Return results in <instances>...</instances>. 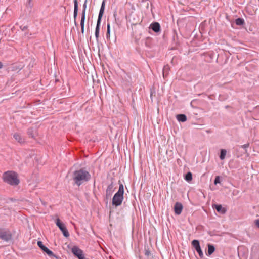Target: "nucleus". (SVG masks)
Returning a JSON list of instances; mask_svg holds the SVG:
<instances>
[{
	"label": "nucleus",
	"instance_id": "obj_11",
	"mask_svg": "<svg viewBox=\"0 0 259 259\" xmlns=\"http://www.w3.org/2000/svg\"><path fill=\"white\" fill-rule=\"evenodd\" d=\"M105 6V1H103L102 3L101 7L100 10L97 22H99L101 23V18L103 16V13L104 12Z\"/></svg>",
	"mask_w": 259,
	"mask_h": 259
},
{
	"label": "nucleus",
	"instance_id": "obj_9",
	"mask_svg": "<svg viewBox=\"0 0 259 259\" xmlns=\"http://www.w3.org/2000/svg\"><path fill=\"white\" fill-rule=\"evenodd\" d=\"M85 10H86V4L85 3L83 5V9L82 12L81 19L80 22L81 32L84 33V21L85 17Z\"/></svg>",
	"mask_w": 259,
	"mask_h": 259
},
{
	"label": "nucleus",
	"instance_id": "obj_5",
	"mask_svg": "<svg viewBox=\"0 0 259 259\" xmlns=\"http://www.w3.org/2000/svg\"><path fill=\"white\" fill-rule=\"evenodd\" d=\"M56 224L62 231L63 235L68 237L69 236V234L68 232V230L65 226V225L61 222L59 218H57L56 220Z\"/></svg>",
	"mask_w": 259,
	"mask_h": 259
},
{
	"label": "nucleus",
	"instance_id": "obj_19",
	"mask_svg": "<svg viewBox=\"0 0 259 259\" xmlns=\"http://www.w3.org/2000/svg\"><path fill=\"white\" fill-rule=\"evenodd\" d=\"M227 151L225 149H222L221 150V154L220 156V158L221 160H223L225 159Z\"/></svg>",
	"mask_w": 259,
	"mask_h": 259
},
{
	"label": "nucleus",
	"instance_id": "obj_8",
	"mask_svg": "<svg viewBox=\"0 0 259 259\" xmlns=\"http://www.w3.org/2000/svg\"><path fill=\"white\" fill-rule=\"evenodd\" d=\"M192 246L195 248L196 251L199 254V255L200 257H202L203 256V252L201 249L199 242L197 240H194L192 242Z\"/></svg>",
	"mask_w": 259,
	"mask_h": 259
},
{
	"label": "nucleus",
	"instance_id": "obj_26",
	"mask_svg": "<svg viewBox=\"0 0 259 259\" xmlns=\"http://www.w3.org/2000/svg\"><path fill=\"white\" fill-rule=\"evenodd\" d=\"M254 223H255V225H256L258 228H259V220H255V221H254Z\"/></svg>",
	"mask_w": 259,
	"mask_h": 259
},
{
	"label": "nucleus",
	"instance_id": "obj_3",
	"mask_svg": "<svg viewBox=\"0 0 259 259\" xmlns=\"http://www.w3.org/2000/svg\"><path fill=\"white\" fill-rule=\"evenodd\" d=\"M124 187L122 184L119 185L118 192L115 193L112 199V204L116 206L121 204L123 199Z\"/></svg>",
	"mask_w": 259,
	"mask_h": 259
},
{
	"label": "nucleus",
	"instance_id": "obj_14",
	"mask_svg": "<svg viewBox=\"0 0 259 259\" xmlns=\"http://www.w3.org/2000/svg\"><path fill=\"white\" fill-rule=\"evenodd\" d=\"M214 208L218 212H221L224 214L226 212V210L224 208L222 207L221 205H215Z\"/></svg>",
	"mask_w": 259,
	"mask_h": 259
},
{
	"label": "nucleus",
	"instance_id": "obj_12",
	"mask_svg": "<svg viewBox=\"0 0 259 259\" xmlns=\"http://www.w3.org/2000/svg\"><path fill=\"white\" fill-rule=\"evenodd\" d=\"M150 28L155 32L160 31V25L158 22H154L150 25Z\"/></svg>",
	"mask_w": 259,
	"mask_h": 259
},
{
	"label": "nucleus",
	"instance_id": "obj_10",
	"mask_svg": "<svg viewBox=\"0 0 259 259\" xmlns=\"http://www.w3.org/2000/svg\"><path fill=\"white\" fill-rule=\"evenodd\" d=\"M183 209V205L179 202H177L174 206L175 212L176 214L179 215L181 213Z\"/></svg>",
	"mask_w": 259,
	"mask_h": 259
},
{
	"label": "nucleus",
	"instance_id": "obj_17",
	"mask_svg": "<svg viewBox=\"0 0 259 259\" xmlns=\"http://www.w3.org/2000/svg\"><path fill=\"white\" fill-rule=\"evenodd\" d=\"M208 254L210 255L212 254L215 251V247L213 245H211L210 244H208Z\"/></svg>",
	"mask_w": 259,
	"mask_h": 259
},
{
	"label": "nucleus",
	"instance_id": "obj_2",
	"mask_svg": "<svg viewBox=\"0 0 259 259\" xmlns=\"http://www.w3.org/2000/svg\"><path fill=\"white\" fill-rule=\"evenodd\" d=\"M4 181L11 185H17L19 183L17 174L12 171L5 172L3 175Z\"/></svg>",
	"mask_w": 259,
	"mask_h": 259
},
{
	"label": "nucleus",
	"instance_id": "obj_4",
	"mask_svg": "<svg viewBox=\"0 0 259 259\" xmlns=\"http://www.w3.org/2000/svg\"><path fill=\"white\" fill-rule=\"evenodd\" d=\"M12 235L10 230L7 229H0V238L5 241H8L12 239Z\"/></svg>",
	"mask_w": 259,
	"mask_h": 259
},
{
	"label": "nucleus",
	"instance_id": "obj_28",
	"mask_svg": "<svg viewBox=\"0 0 259 259\" xmlns=\"http://www.w3.org/2000/svg\"><path fill=\"white\" fill-rule=\"evenodd\" d=\"M26 28H27V27H24L23 28V29H22V30H24V29H26Z\"/></svg>",
	"mask_w": 259,
	"mask_h": 259
},
{
	"label": "nucleus",
	"instance_id": "obj_24",
	"mask_svg": "<svg viewBox=\"0 0 259 259\" xmlns=\"http://www.w3.org/2000/svg\"><path fill=\"white\" fill-rule=\"evenodd\" d=\"M214 183L215 184L220 183L219 176H217L215 177Z\"/></svg>",
	"mask_w": 259,
	"mask_h": 259
},
{
	"label": "nucleus",
	"instance_id": "obj_20",
	"mask_svg": "<svg viewBox=\"0 0 259 259\" xmlns=\"http://www.w3.org/2000/svg\"><path fill=\"white\" fill-rule=\"evenodd\" d=\"M185 180L188 182H190L192 180V175L190 172H188L185 176Z\"/></svg>",
	"mask_w": 259,
	"mask_h": 259
},
{
	"label": "nucleus",
	"instance_id": "obj_15",
	"mask_svg": "<svg viewBox=\"0 0 259 259\" xmlns=\"http://www.w3.org/2000/svg\"><path fill=\"white\" fill-rule=\"evenodd\" d=\"M177 119L179 121L185 122L187 120V117L184 114H178L177 116Z\"/></svg>",
	"mask_w": 259,
	"mask_h": 259
},
{
	"label": "nucleus",
	"instance_id": "obj_1",
	"mask_svg": "<svg viewBox=\"0 0 259 259\" xmlns=\"http://www.w3.org/2000/svg\"><path fill=\"white\" fill-rule=\"evenodd\" d=\"M91 178L89 172L83 169L76 170L73 174V180L75 183L80 186L83 182L88 181Z\"/></svg>",
	"mask_w": 259,
	"mask_h": 259
},
{
	"label": "nucleus",
	"instance_id": "obj_25",
	"mask_svg": "<svg viewBox=\"0 0 259 259\" xmlns=\"http://www.w3.org/2000/svg\"><path fill=\"white\" fill-rule=\"evenodd\" d=\"M249 143H247V144L242 145L241 147L242 148H248L249 147Z\"/></svg>",
	"mask_w": 259,
	"mask_h": 259
},
{
	"label": "nucleus",
	"instance_id": "obj_13",
	"mask_svg": "<svg viewBox=\"0 0 259 259\" xmlns=\"http://www.w3.org/2000/svg\"><path fill=\"white\" fill-rule=\"evenodd\" d=\"M13 137L16 141L20 144L24 143L25 142L24 139L19 133H14L13 135Z\"/></svg>",
	"mask_w": 259,
	"mask_h": 259
},
{
	"label": "nucleus",
	"instance_id": "obj_7",
	"mask_svg": "<svg viewBox=\"0 0 259 259\" xmlns=\"http://www.w3.org/2000/svg\"><path fill=\"white\" fill-rule=\"evenodd\" d=\"M71 251L73 254L77 256L78 259H85L83 254V251L78 247L74 246L72 247Z\"/></svg>",
	"mask_w": 259,
	"mask_h": 259
},
{
	"label": "nucleus",
	"instance_id": "obj_6",
	"mask_svg": "<svg viewBox=\"0 0 259 259\" xmlns=\"http://www.w3.org/2000/svg\"><path fill=\"white\" fill-rule=\"evenodd\" d=\"M37 245L38 246L43 250L44 252H45L50 257H51L52 258H57V257L54 254L53 252L49 250L47 247L43 245V243L41 241H39L37 242Z\"/></svg>",
	"mask_w": 259,
	"mask_h": 259
},
{
	"label": "nucleus",
	"instance_id": "obj_22",
	"mask_svg": "<svg viewBox=\"0 0 259 259\" xmlns=\"http://www.w3.org/2000/svg\"><path fill=\"white\" fill-rule=\"evenodd\" d=\"M106 36L107 38H109L110 36V25L109 23H108L107 24V34Z\"/></svg>",
	"mask_w": 259,
	"mask_h": 259
},
{
	"label": "nucleus",
	"instance_id": "obj_18",
	"mask_svg": "<svg viewBox=\"0 0 259 259\" xmlns=\"http://www.w3.org/2000/svg\"><path fill=\"white\" fill-rule=\"evenodd\" d=\"M100 22H97V26L95 30V36L97 39H98L99 36V30H100Z\"/></svg>",
	"mask_w": 259,
	"mask_h": 259
},
{
	"label": "nucleus",
	"instance_id": "obj_21",
	"mask_svg": "<svg viewBox=\"0 0 259 259\" xmlns=\"http://www.w3.org/2000/svg\"><path fill=\"white\" fill-rule=\"evenodd\" d=\"M236 24L238 25H241L244 24V20L241 18H238L235 21Z\"/></svg>",
	"mask_w": 259,
	"mask_h": 259
},
{
	"label": "nucleus",
	"instance_id": "obj_16",
	"mask_svg": "<svg viewBox=\"0 0 259 259\" xmlns=\"http://www.w3.org/2000/svg\"><path fill=\"white\" fill-rule=\"evenodd\" d=\"M74 18L75 20L78 13V3L77 0H74Z\"/></svg>",
	"mask_w": 259,
	"mask_h": 259
},
{
	"label": "nucleus",
	"instance_id": "obj_23",
	"mask_svg": "<svg viewBox=\"0 0 259 259\" xmlns=\"http://www.w3.org/2000/svg\"><path fill=\"white\" fill-rule=\"evenodd\" d=\"M113 187V186L112 184H110V185H109L107 189V190H106V193H110L112 191Z\"/></svg>",
	"mask_w": 259,
	"mask_h": 259
},
{
	"label": "nucleus",
	"instance_id": "obj_27",
	"mask_svg": "<svg viewBox=\"0 0 259 259\" xmlns=\"http://www.w3.org/2000/svg\"><path fill=\"white\" fill-rule=\"evenodd\" d=\"M3 66V63L0 61V69Z\"/></svg>",
	"mask_w": 259,
	"mask_h": 259
}]
</instances>
